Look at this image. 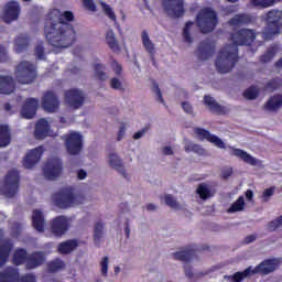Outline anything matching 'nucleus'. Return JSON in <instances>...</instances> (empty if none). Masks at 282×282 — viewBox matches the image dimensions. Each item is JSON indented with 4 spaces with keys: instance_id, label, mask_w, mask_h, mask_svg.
<instances>
[{
    "instance_id": "1",
    "label": "nucleus",
    "mask_w": 282,
    "mask_h": 282,
    "mask_svg": "<svg viewBox=\"0 0 282 282\" xmlns=\"http://www.w3.org/2000/svg\"><path fill=\"white\" fill-rule=\"evenodd\" d=\"M74 21L72 11L51 10L44 22V36L52 47L65 50L76 43V30L69 22Z\"/></svg>"
},
{
    "instance_id": "2",
    "label": "nucleus",
    "mask_w": 282,
    "mask_h": 282,
    "mask_svg": "<svg viewBox=\"0 0 282 282\" xmlns=\"http://www.w3.org/2000/svg\"><path fill=\"white\" fill-rule=\"evenodd\" d=\"M230 39L232 44H227L223 47L215 62L219 74L232 72L239 62V45H252L254 39H257V33H254V30L240 29L236 33H231Z\"/></svg>"
},
{
    "instance_id": "3",
    "label": "nucleus",
    "mask_w": 282,
    "mask_h": 282,
    "mask_svg": "<svg viewBox=\"0 0 282 282\" xmlns=\"http://www.w3.org/2000/svg\"><path fill=\"white\" fill-rule=\"evenodd\" d=\"M282 11L280 10H270L267 13L265 23L267 26L264 31L262 32V36L264 41H272L274 40L275 34L281 33L282 28Z\"/></svg>"
},
{
    "instance_id": "4",
    "label": "nucleus",
    "mask_w": 282,
    "mask_h": 282,
    "mask_svg": "<svg viewBox=\"0 0 282 282\" xmlns=\"http://www.w3.org/2000/svg\"><path fill=\"white\" fill-rule=\"evenodd\" d=\"M219 20L217 19V12L210 8L202 9L196 17V24L203 34H208L217 28Z\"/></svg>"
},
{
    "instance_id": "5",
    "label": "nucleus",
    "mask_w": 282,
    "mask_h": 282,
    "mask_svg": "<svg viewBox=\"0 0 282 282\" xmlns=\"http://www.w3.org/2000/svg\"><path fill=\"white\" fill-rule=\"evenodd\" d=\"M14 74L15 79L21 85H32V82L36 80L37 77L36 66L28 61L20 62Z\"/></svg>"
},
{
    "instance_id": "6",
    "label": "nucleus",
    "mask_w": 282,
    "mask_h": 282,
    "mask_svg": "<svg viewBox=\"0 0 282 282\" xmlns=\"http://www.w3.org/2000/svg\"><path fill=\"white\" fill-rule=\"evenodd\" d=\"M21 182V176L19 171L10 170L4 176L3 183L0 187L1 195L4 197L12 198L19 193V184Z\"/></svg>"
},
{
    "instance_id": "7",
    "label": "nucleus",
    "mask_w": 282,
    "mask_h": 282,
    "mask_svg": "<svg viewBox=\"0 0 282 282\" xmlns=\"http://www.w3.org/2000/svg\"><path fill=\"white\" fill-rule=\"evenodd\" d=\"M162 7L170 19H182L186 12L184 0H162Z\"/></svg>"
},
{
    "instance_id": "8",
    "label": "nucleus",
    "mask_w": 282,
    "mask_h": 282,
    "mask_svg": "<svg viewBox=\"0 0 282 282\" xmlns=\"http://www.w3.org/2000/svg\"><path fill=\"white\" fill-rule=\"evenodd\" d=\"M64 100L70 109H80L85 105V93L77 88H70L65 90Z\"/></svg>"
},
{
    "instance_id": "9",
    "label": "nucleus",
    "mask_w": 282,
    "mask_h": 282,
    "mask_svg": "<svg viewBox=\"0 0 282 282\" xmlns=\"http://www.w3.org/2000/svg\"><path fill=\"white\" fill-rule=\"evenodd\" d=\"M52 199L57 208H72L76 204V196L70 189H62L53 194Z\"/></svg>"
},
{
    "instance_id": "10",
    "label": "nucleus",
    "mask_w": 282,
    "mask_h": 282,
    "mask_svg": "<svg viewBox=\"0 0 282 282\" xmlns=\"http://www.w3.org/2000/svg\"><path fill=\"white\" fill-rule=\"evenodd\" d=\"M65 147L69 155H79L83 151V135L78 132L66 134Z\"/></svg>"
},
{
    "instance_id": "11",
    "label": "nucleus",
    "mask_w": 282,
    "mask_h": 282,
    "mask_svg": "<svg viewBox=\"0 0 282 282\" xmlns=\"http://www.w3.org/2000/svg\"><path fill=\"white\" fill-rule=\"evenodd\" d=\"M43 173L46 180H56L57 177H61V173H63V161L58 158L50 159L44 164Z\"/></svg>"
},
{
    "instance_id": "12",
    "label": "nucleus",
    "mask_w": 282,
    "mask_h": 282,
    "mask_svg": "<svg viewBox=\"0 0 282 282\" xmlns=\"http://www.w3.org/2000/svg\"><path fill=\"white\" fill-rule=\"evenodd\" d=\"M42 107L47 113H55V111H58L61 101L58 100L56 93L53 90L46 91L42 98Z\"/></svg>"
},
{
    "instance_id": "13",
    "label": "nucleus",
    "mask_w": 282,
    "mask_h": 282,
    "mask_svg": "<svg viewBox=\"0 0 282 282\" xmlns=\"http://www.w3.org/2000/svg\"><path fill=\"white\" fill-rule=\"evenodd\" d=\"M69 230V220L65 216H57L51 223V232L54 237H62Z\"/></svg>"
},
{
    "instance_id": "14",
    "label": "nucleus",
    "mask_w": 282,
    "mask_h": 282,
    "mask_svg": "<svg viewBox=\"0 0 282 282\" xmlns=\"http://www.w3.org/2000/svg\"><path fill=\"white\" fill-rule=\"evenodd\" d=\"M194 133L198 135L199 140H207L212 144H215L218 149H226V143L219 137L212 134L210 131L204 128H195Z\"/></svg>"
},
{
    "instance_id": "15",
    "label": "nucleus",
    "mask_w": 282,
    "mask_h": 282,
    "mask_svg": "<svg viewBox=\"0 0 282 282\" xmlns=\"http://www.w3.org/2000/svg\"><path fill=\"white\" fill-rule=\"evenodd\" d=\"M19 14H21V7L19 6V2L10 1L4 7L2 20L4 23H12V21H17L19 19Z\"/></svg>"
},
{
    "instance_id": "16",
    "label": "nucleus",
    "mask_w": 282,
    "mask_h": 282,
    "mask_svg": "<svg viewBox=\"0 0 282 282\" xmlns=\"http://www.w3.org/2000/svg\"><path fill=\"white\" fill-rule=\"evenodd\" d=\"M279 268V261L276 259H267L263 260L260 264H258L256 268L251 269L252 274H272L274 270Z\"/></svg>"
},
{
    "instance_id": "17",
    "label": "nucleus",
    "mask_w": 282,
    "mask_h": 282,
    "mask_svg": "<svg viewBox=\"0 0 282 282\" xmlns=\"http://www.w3.org/2000/svg\"><path fill=\"white\" fill-rule=\"evenodd\" d=\"M43 145H40L30 152L26 153L23 164L25 169H34L39 162H41V158L43 156Z\"/></svg>"
},
{
    "instance_id": "18",
    "label": "nucleus",
    "mask_w": 282,
    "mask_h": 282,
    "mask_svg": "<svg viewBox=\"0 0 282 282\" xmlns=\"http://www.w3.org/2000/svg\"><path fill=\"white\" fill-rule=\"evenodd\" d=\"M12 250H14V242L7 238L0 242V269L10 261V256L12 254Z\"/></svg>"
},
{
    "instance_id": "19",
    "label": "nucleus",
    "mask_w": 282,
    "mask_h": 282,
    "mask_svg": "<svg viewBox=\"0 0 282 282\" xmlns=\"http://www.w3.org/2000/svg\"><path fill=\"white\" fill-rule=\"evenodd\" d=\"M39 109V100L36 98H29L24 101L22 106V117L25 118V120H32L34 116H36V110Z\"/></svg>"
},
{
    "instance_id": "20",
    "label": "nucleus",
    "mask_w": 282,
    "mask_h": 282,
    "mask_svg": "<svg viewBox=\"0 0 282 282\" xmlns=\"http://www.w3.org/2000/svg\"><path fill=\"white\" fill-rule=\"evenodd\" d=\"M213 54H215V45L210 41L205 40L199 43L197 47V57L199 61H208Z\"/></svg>"
},
{
    "instance_id": "21",
    "label": "nucleus",
    "mask_w": 282,
    "mask_h": 282,
    "mask_svg": "<svg viewBox=\"0 0 282 282\" xmlns=\"http://www.w3.org/2000/svg\"><path fill=\"white\" fill-rule=\"evenodd\" d=\"M228 149H230V155H235V158H239V160H242V162H245L246 164H250V166H257L258 163L260 162L259 160H257V158L248 154V152H246L245 150H241L239 148H235V147H228Z\"/></svg>"
},
{
    "instance_id": "22",
    "label": "nucleus",
    "mask_w": 282,
    "mask_h": 282,
    "mask_svg": "<svg viewBox=\"0 0 282 282\" xmlns=\"http://www.w3.org/2000/svg\"><path fill=\"white\" fill-rule=\"evenodd\" d=\"M204 105L208 107L212 113H216L217 116H226V113H228L226 107L219 105V102H217L215 98L210 97V95L204 96Z\"/></svg>"
},
{
    "instance_id": "23",
    "label": "nucleus",
    "mask_w": 282,
    "mask_h": 282,
    "mask_svg": "<svg viewBox=\"0 0 282 282\" xmlns=\"http://www.w3.org/2000/svg\"><path fill=\"white\" fill-rule=\"evenodd\" d=\"M43 263H45V252L43 251H34L26 259L28 270L40 268Z\"/></svg>"
},
{
    "instance_id": "24",
    "label": "nucleus",
    "mask_w": 282,
    "mask_h": 282,
    "mask_svg": "<svg viewBox=\"0 0 282 282\" xmlns=\"http://www.w3.org/2000/svg\"><path fill=\"white\" fill-rule=\"evenodd\" d=\"M141 41L145 52L150 54L154 67H156L158 63L155 62V44L153 41H151V37H149V33L147 31L141 32Z\"/></svg>"
},
{
    "instance_id": "25",
    "label": "nucleus",
    "mask_w": 282,
    "mask_h": 282,
    "mask_svg": "<svg viewBox=\"0 0 282 282\" xmlns=\"http://www.w3.org/2000/svg\"><path fill=\"white\" fill-rule=\"evenodd\" d=\"M175 261H183V263H188L197 257V248L188 247L186 250L177 251L173 253Z\"/></svg>"
},
{
    "instance_id": "26",
    "label": "nucleus",
    "mask_w": 282,
    "mask_h": 282,
    "mask_svg": "<svg viewBox=\"0 0 282 282\" xmlns=\"http://www.w3.org/2000/svg\"><path fill=\"white\" fill-rule=\"evenodd\" d=\"M50 135V122L46 119H40L35 124L34 137L36 140H45Z\"/></svg>"
},
{
    "instance_id": "27",
    "label": "nucleus",
    "mask_w": 282,
    "mask_h": 282,
    "mask_svg": "<svg viewBox=\"0 0 282 282\" xmlns=\"http://www.w3.org/2000/svg\"><path fill=\"white\" fill-rule=\"evenodd\" d=\"M19 269L14 267H7L0 272V282H19Z\"/></svg>"
},
{
    "instance_id": "28",
    "label": "nucleus",
    "mask_w": 282,
    "mask_h": 282,
    "mask_svg": "<svg viewBox=\"0 0 282 282\" xmlns=\"http://www.w3.org/2000/svg\"><path fill=\"white\" fill-rule=\"evenodd\" d=\"M17 89L14 78L11 76H0V94L10 95Z\"/></svg>"
},
{
    "instance_id": "29",
    "label": "nucleus",
    "mask_w": 282,
    "mask_h": 282,
    "mask_svg": "<svg viewBox=\"0 0 282 282\" xmlns=\"http://www.w3.org/2000/svg\"><path fill=\"white\" fill-rule=\"evenodd\" d=\"M32 226L37 232H45V216L41 209L33 210Z\"/></svg>"
},
{
    "instance_id": "30",
    "label": "nucleus",
    "mask_w": 282,
    "mask_h": 282,
    "mask_svg": "<svg viewBox=\"0 0 282 282\" xmlns=\"http://www.w3.org/2000/svg\"><path fill=\"white\" fill-rule=\"evenodd\" d=\"M254 23V17L248 13L236 14L229 20V25L239 26V25H250Z\"/></svg>"
},
{
    "instance_id": "31",
    "label": "nucleus",
    "mask_w": 282,
    "mask_h": 282,
    "mask_svg": "<svg viewBox=\"0 0 282 282\" xmlns=\"http://www.w3.org/2000/svg\"><path fill=\"white\" fill-rule=\"evenodd\" d=\"M109 164L111 169H115V171H118L127 180V171L124 170V165L122 164V160L118 156L116 153H111L109 155Z\"/></svg>"
},
{
    "instance_id": "32",
    "label": "nucleus",
    "mask_w": 282,
    "mask_h": 282,
    "mask_svg": "<svg viewBox=\"0 0 282 282\" xmlns=\"http://www.w3.org/2000/svg\"><path fill=\"white\" fill-rule=\"evenodd\" d=\"M196 193L198 197H200L204 202H206V199H210V197H215V193H217V191L210 189V187L206 183H200L196 188Z\"/></svg>"
},
{
    "instance_id": "33",
    "label": "nucleus",
    "mask_w": 282,
    "mask_h": 282,
    "mask_svg": "<svg viewBox=\"0 0 282 282\" xmlns=\"http://www.w3.org/2000/svg\"><path fill=\"white\" fill-rule=\"evenodd\" d=\"M78 246V240L72 239L66 240L64 242H61L57 247V251L59 254H70V252H74Z\"/></svg>"
},
{
    "instance_id": "34",
    "label": "nucleus",
    "mask_w": 282,
    "mask_h": 282,
    "mask_svg": "<svg viewBox=\"0 0 282 282\" xmlns=\"http://www.w3.org/2000/svg\"><path fill=\"white\" fill-rule=\"evenodd\" d=\"M15 44V51L18 54H21V52H25L28 47H30V35L28 34H20L14 40Z\"/></svg>"
},
{
    "instance_id": "35",
    "label": "nucleus",
    "mask_w": 282,
    "mask_h": 282,
    "mask_svg": "<svg viewBox=\"0 0 282 282\" xmlns=\"http://www.w3.org/2000/svg\"><path fill=\"white\" fill-rule=\"evenodd\" d=\"M12 137L10 135V128L6 124L0 126V148H6L10 144Z\"/></svg>"
},
{
    "instance_id": "36",
    "label": "nucleus",
    "mask_w": 282,
    "mask_h": 282,
    "mask_svg": "<svg viewBox=\"0 0 282 282\" xmlns=\"http://www.w3.org/2000/svg\"><path fill=\"white\" fill-rule=\"evenodd\" d=\"M282 107V95L276 94L270 97V99L265 104V108L269 109V111H276V109H281Z\"/></svg>"
},
{
    "instance_id": "37",
    "label": "nucleus",
    "mask_w": 282,
    "mask_h": 282,
    "mask_svg": "<svg viewBox=\"0 0 282 282\" xmlns=\"http://www.w3.org/2000/svg\"><path fill=\"white\" fill-rule=\"evenodd\" d=\"M28 251H25V249H17L13 253V265H23V263H28Z\"/></svg>"
},
{
    "instance_id": "38",
    "label": "nucleus",
    "mask_w": 282,
    "mask_h": 282,
    "mask_svg": "<svg viewBox=\"0 0 282 282\" xmlns=\"http://www.w3.org/2000/svg\"><path fill=\"white\" fill-rule=\"evenodd\" d=\"M106 43L112 52H120V44H118V40L116 39V34L113 33V30L107 31Z\"/></svg>"
},
{
    "instance_id": "39",
    "label": "nucleus",
    "mask_w": 282,
    "mask_h": 282,
    "mask_svg": "<svg viewBox=\"0 0 282 282\" xmlns=\"http://www.w3.org/2000/svg\"><path fill=\"white\" fill-rule=\"evenodd\" d=\"M99 6H101V10L106 14V17H108L110 21H113L117 28H120V24H118V18L116 17V12L113 11V9L104 1H100Z\"/></svg>"
},
{
    "instance_id": "40",
    "label": "nucleus",
    "mask_w": 282,
    "mask_h": 282,
    "mask_svg": "<svg viewBox=\"0 0 282 282\" xmlns=\"http://www.w3.org/2000/svg\"><path fill=\"white\" fill-rule=\"evenodd\" d=\"M246 208V199L243 196H239L236 202L231 204V206L228 208L227 213H241Z\"/></svg>"
},
{
    "instance_id": "41",
    "label": "nucleus",
    "mask_w": 282,
    "mask_h": 282,
    "mask_svg": "<svg viewBox=\"0 0 282 282\" xmlns=\"http://www.w3.org/2000/svg\"><path fill=\"white\" fill-rule=\"evenodd\" d=\"M276 56V46H270L259 58L260 63H270Z\"/></svg>"
},
{
    "instance_id": "42",
    "label": "nucleus",
    "mask_w": 282,
    "mask_h": 282,
    "mask_svg": "<svg viewBox=\"0 0 282 282\" xmlns=\"http://www.w3.org/2000/svg\"><path fill=\"white\" fill-rule=\"evenodd\" d=\"M252 267L247 268L245 271L241 272H236L232 276H231V281L234 282H241L243 279H248V276H252Z\"/></svg>"
},
{
    "instance_id": "43",
    "label": "nucleus",
    "mask_w": 282,
    "mask_h": 282,
    "mask_svg": "<svg viewBox=\"0 0 282 282\" xmlns=\"http://www.w3.org/2000/svg\"><path fill=\"white\" fill-rule=\"evenodd\" d=\"M184 272H185V276L189 280L192 279H202V276H206L208 274L207 271H202V272H198V273H194L193 272V267L188 265V264H185L184 265Z\"/></svg>"
},
{
    "instance_id": "44",
    "label": "nucleus",
    "mask_w": 282,
    "mask_h": 282,
    "mask_svg": "<svg viewBox=\"0 0 282 282\" xmlns=\"http://www.w3.org/2000/svg\"><path fill=\"white\" fill-rule=\"evenodd\" d=\"M63 268H65V262L58 258L47 263V270L51 273L58 272V270H63Z\"/></svg>"
},
{
    "instance_id": "45",
    "label": "nucleus",
    "mask_w": 282,
    "mask_h": 282,
    "mask_svg": "<svg viewBox=\"0 0 282 282\" xmlns=\"http://www.w3.org/2000/svg\"><path fill=\"white\" fill-rule=\"evenodd\" d=\"M242 96L246 100H257L259 98V88L251 86L243 91Z\"/></svg>"
},
{
    "instance_id": "46",
    "label": "nucleus",
    "mask_w": 282,
    "mask_h": 282,
    "mask_svg": "<svg viewBox=\"0 0 282 282\" xmlns=\"http://www.w3.org/2000/svg\"><path fill=\"white\" fill-rule=\"evenodd\" d=\"M279 87H281V77H274L264 85L265 91H276Z\"/></svg>"
},
{
    "instance_id": "47",
    "label": "nucleus",
    "mask_w": 282,
    "mask_h": 282,
    "mask_svg": "<svg viewBox=\"0 0 282 282\" xmlns=\"http://www.w3.org/2000/svg\"><path fill=\"white\" fill-rule=\"evenodd\" d=\"M94 69H95V76L96 78H98V80H107V78H109V76H107V73H105V69H106L105 65L95 64Z\"/></svg>"
},
{
    "instance_id": "48",
    "label": "nucleus",
    "mask_w": 282,
    "mask_h": 282,
    "mask_svg": "<svg viewBox=\"0 0 282 282\" xmlns=\"http://www.w3.org/2000/svg\"><path fill=\"white\" fill-rule=\"evenodd\" d=\"M250 3L253 8H271L276 3V0H250Z\"/></svg>"
},
{
    "instance_id": "49",
    "label": "nucleus",
    "mask_w": 282,
    "mask_h": 282,
    "mask_svg": "<svg viewBox=\"0 0 282 282\" xmlns=\"http://www.w3.org/2000/svg\"><path fill=\"white\" fill-rule=\"evenodd\" d=\"M185 151L186 153H198V155H203L204 153V148H202V145L197 144V143H193V142H188L185 144Z\"/></svg>"
},
{
    "instance_id": "50",
    "label": "nucleus",
    "mask_w": 282,
    "mask_h": 282,
    "mask_svg": "<svg viewBox=\"0 0 282 282\" xmlns=\"http://www.w3.org/2000/svg\"><path fill=\"white\" fill-rule=\"evenodd\" d=\"M102 230H105V225L101 221L96 223L94 229L95 243H99L100 239H102Z\"/></svg>"
},
{
    "instance_id": "51",
    "label": "nucleus",
    "mask_w": 282,
    "mask_h": 282,
    "mask_svg": "<svg viewBox=\"0 0 282 282\" xmlns=\"http://www.w3.org/2000/svg\"><path fill=\"white\" fill-rule=\"evenodd\" d=\"M193 25H195V23L192 21H188L186 22L183 29V39L185 43H193V37L191 36V28H193Z\"/></svg>"
},
{
    "instance_id": "52",
    "label": "nucleus",
    "mask_w": 282,
    "mask_h": 282,
    "mask_svg": "<svg viewBox=\"0 0 282 282\" xmlns=\"http://www.w3.org/2000/svg\"><path fill=\"white\" fill-rule=\"evenodd\" d=\"M282 226V215L279 216L278 218L271 220L269 224H268V230L270 232H274V230H278V228H281Z\"/></svg>"
},
{
    "instance_id": "53",
    "label": "nucleus",
    "mask_w": 282,
    "mask_h": 282,
    "mask_svg": "<svg viewBox=\"0 0 282 282\" xmlns=\"http://www.w3.org/2000/svg\"><path fill=\"white\" fill-rule=\"evenodd\" d=\"M35 56L39 61H45V46H43V42L36 44Z\"/></svg>"
},
{
    "instance_id": "54",
    "label": "nucleus",
    "mask_w": 282,
    "mask_h": 282,
    "mask_svg": "<svg viewBox=\"0 0 282 282\" xmlns=\"http://www.w3.org/2000/svg\"><path fill=\"white\" fill-rule=\"evenodd\" d=\"M166 206L170 208H173L174 210H177L180 208V204H177V200L173 197V195L167 194L164 197Z\"/></svg>"
},
{
    "instance_id": "55",
    "label": "nucleus",
    "mask_w": 282,
    "mask_h": 282,
    "mask_svg": "<svg viewBox=\"0 0 282 282\" xmlns=\"http://www.w3.org/2000/svg\"><path fill=\"white\" fill-rule=\"evenodd\" d=\"M101 274L102 276H107V274H109V258L108 257H104L101 262Z\"/></svg>"
},
{
    "instance_id": "56",
    "label": "nucleus",
    "mask_w": 282,
    "mask_h": 282,
    "mask_svg": "<svg viewBox=\"0 0 282 282\" xmlns=\"http://www.w3.org/2000/svg\"><path fill=\"white\" fill-rule=\"evenodd\" d=\"M181 107L185 111V113H188L189 116H195V111L193 110V106L189 102L183 101V102H181Z\"/></svg>"
},
{
    "instance_id": "57",
    "label": "nucleus",
    "mask_w": 282,
    "mask_h": 282,
    "mask_svg": "<svg viewBox=\"0 0 282 282\" xmlns=\"http://www.w3.org/2000/svg\"><path fill=\"white\" fill-rule=\"evenodd\" d=\"M83 6L86 10H89V12H96V3H94V0H83Z\"/></svg>"
},
{
    "instance_id": "58",
    "label": "nucleus",
    "mask_w": 282,
    "mask_h": 282,
    "mask_svg": "<svg viewBox=\"0 0 282 282\" xmlns=\"http://www.w3.org/2000/svg\"><path fill=\"white\" fill-rule=\"evenodd\" d=\"M110 87L112 89H122V82H120V79L112 77L110 79Z\"/></svg>"
},
{
    "instance_id": "59",
    "label": "nucleus",
    "mask_w": 282,
    "mask_h": 282,
    "mask_svg": "<svg viewBox=\"0 0 282 282\" xmlns=\"http://www.w3.org/2000/svg\"><path fill=\"white\" fill-rule=\"evenodd\" d=\"M112 70L115 72L116 76H120L122 74V65L118 62H112Z\"/></svg>"
},
{
    "instance_id": "60",
    "label": "nucleus",
    "mask_w": 282,
    "mask_h": 282,
    "mask_svg": "<svg viewBox=\"0 0 282 282\" xmlns=\"http://www.w3.org/2000/svg\"><path fill=\"white\" fill-rule=\"evenodd\" d=\"M8 61V53L6 52V47L0 44V63H6Z\"/></svg>"
},
{
    "instance_id": "61",
    "label": "nucleus",
    "mask_w": 282,
    "mask_h": 282,
    "mask_svg": "<svg viewBox=\"0 0 282 282\" xmlns=\"http://www.w3.org/2000/svg\"><path fill=\"white\" fill-rule=\"evenodd\" d=\"M272 195H274V187H270V188L264 189V192L262 194V197L264 199H269V197H272Z\"/></svg>"
},
{
    "instance_id": "62",
    "label": "nucleus",
    "mask_w": 282,
    "mask_h": 282,
    "mask_svg": "<svg viewBox=\"0 0 282 282\" xmlns=\"http://www.w3.org/2000/svg\"><path fill=\"white\" fill-rule=\"evenodd\" d=\"M230 175H232V167H227V169L223 170V173H221L223 180H228V177H230Z\"/></svg>"
},
{
    "instance_id": "63",
    "label": "nucleus",
    "mask_w": 282,
    "mask_h": 282,
    "mask_svg": "<svg viewBox=\"0 0 282 282\" xmlns=\"http://www.w3.org/2000/svg\"><path fill=\"white\" fill-rule=\"evenodd\" d=\"M126 131H127V127L124 124L120 126L119 132H118V135H117L118 142H120V140H122V138L124 137Z\"/></svg>"
},
{
    "instance_id": "64",
    "label": "nucleus",
    "mask_w": 282,
    "mask_h": 282,
    "mask_svg": "<svg viewBox=\"0 0 282 282\" xmlns=\"http://www.w3.org/2000/svg\"><path fill=\"white\" fill-rule=\"evenodd\" d=\"M147 131H149V128H144L141 131H138L133 134L134 140H140V138H142V135H144V133H147Z\"/></svg>"
}]
</instances>
